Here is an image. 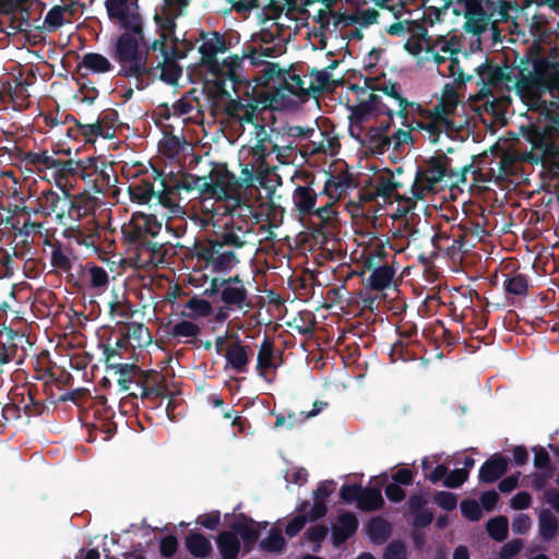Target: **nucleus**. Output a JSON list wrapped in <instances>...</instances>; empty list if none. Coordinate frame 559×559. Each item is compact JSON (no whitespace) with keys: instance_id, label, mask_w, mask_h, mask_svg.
<instances>
[{"instance_id":"nucleus-24","label":"nucleus","mask_w":559,"mask_h":559,"mask_svg":"<svg viewBox=\"0 0 559 559\" xmlns=\"http://www.w3.org/2000/svg\"><path fill=\"white\" fill-rule=\"evenodd\" d=\"M350 119H353L350 117ZM358 124L359 132L362 130V124L354 123V120H352L350 124V135L361 143L362 146H365L368 151H370L372 154L382 155L385 152H388L391 148V141L389 134H382L380 133L379 129H372L369 128L362 138H360V134L357 136L354 134V128Z\"/></svg>"},{"instance_id":"nucleus-41","label":"nucleus","mask_w":559,"mask_h":559,"mask_svg":"<svg viewBox=\"0 0 559 559\" xmlns=\"http://www.w3.org/2000/svg\"><path fill=\"white\" fill-rule=\"evenodd\" d=\"M367 535L372 543L384 544L392 535V525L382 516H373L367 523Z\"/></svg>"},{"instance_id":"nucleus-39","label":"nucleus","mask_w":559,"mask_h":559,"mask_svg":"<svg viewBox=\"0 0 559 559\" xmlns=\"http://www.w3.org/2000/svg\"><path fill=\"white\" fill-rule=\"evenodd\" d=\"M17 150V156L26 167L33 166L38 171H44L46 169H52L56 158L52 155H49L47 151L44 152H24L21 148Z\"/></svg>"},{"instance_id":"nucleus-20","label":"nucleus","mask_w":559,"mask_h":559,"mask_svg":"<svg viewBox=\"0 0 559 559\" xmlns=\"http://www.w3.org/2000/svg\"><path fill=\"white\" fill-rule=\"evenodd\" d=\"M63 236L87 249L96 250L100 241V225L98 222L83 223L64 228Z\"/></svg>"},{"instance_id":"nucleus-37","label":"nucleus","mask_w":559,"mask_h":559,"mask_svg":"<svg viewBox=\"0 0 559 559\" xmlns=\"http://www.w3.org/2000/svg\"><path fill=\"white\" fill-rule=\"evenodd\" d=\"M52 169H55L56 174L60 179L68 180L69 177H79L82 180L86 179V164L83 159L74 160V159H58L56 158Z\"/></svg>"},{"instance_id":"nucleus-57","label":"nucleus","mask_w":559,"mask_h":559,"mask_svg":"<svg viewBox=\"0 0 559 559\" xmlns=\"http://www.w3.org/2000/svg\"><path fill=\"white\" fill-rule=\"evenodd\" d=\"M509 522L507 516L499 515L487 522L488 535L496 542H503L508 536Z\"/></svg>"},{"instance_id":"nucleus-52","label":"nucleus","mask_w":559,"mask_h":559,"mask_svg":"<svg viewBox=\"0 0 559 559\" xmlns=\"http://www.w3.org/2000/svg\"><path fill=\"white\" fill-rule=\"evenodd\" d=\"M185 309L191 310V313L186 312V310L181 312V316L187 318H207L213 313L211 302L204 298H199L198 296L191 297L186 302Z\"/></svg>"},{"instance_id":"nucleus-63","label":"nucleus","mask_w":559,"mask_h":559,"mask_svg":"<svg viewBox=\"0 0 559 559\" xmlns=\"http://www.w3.org/2000/svg\"><path fill=\"white\" fill-rule=\"evenodd\" d=\"M299 334L311 335L314 331L316 318L310 311L300 312L298 318L294 319V323H289Z\"/></svg>"},{"instance_id":"nucleus-25","label":"nucleus","mask_w":559,"mask_h":559,"mask_svg":"<svg viewBox=\"0 0 559 559\" xmlns=\"http://www.w3.org/2000/svg\"><path fill=\"white\" fill-rule=\"evenodd\" d=\"M221 98H228L224 107V112L231 121L240 123L258 124L257 120V106L252 103L243 104L240 99H233L231 96H219Z\"/></svg>"},{"instance_id":"nucleus-17","label":"nucleus","mask_w":559,"mask_h":559,"mask_svg":"<svg viewBox=\"0 0 559 559\" xmlns=\"http://www.w3.org/2000/svg\"><path fill=\"white\" fill-rule=\"evenodd\" d=\"M221 302L238 311L250 306L249 290L238 274L224 278Z\"/></svg>"},{"instance_id":"nucleus-30","label":"nucleus","mask_w":559,"mask_h":559,"mask_svg":"<svg viewBox=\"0 0 559 559\" xmlns=\"http://www.w3.org/2000/svg\"><path fill=\"white\" fill-rule=\"evenodd\" d=\"M99 206L100 201L98 198L87 192L75 194V224L98 222L96 219V211Z\"/></svg>"},{"instance_id":"nucleus-15","label":"nucleus","mask_w":559,"mask_h":559,"mask_svg":"<svg viewBox=\"0 0 559 559\" xmlns=\"http://www.w3.org/2000/svg\"><path fill=\"white\" fill-rule=\"evenodd\" d=\"M86 164V179L88 183H92L93 190L96 193H106L115 183L118 181L114 164L100 157H86L84 158Z\"/></svg>"},{"instance_id":"nucleus-5","label":"nucleus","mask_w":559,"mask_h":559,"mask_svg":"<svg viewBox=\"0 0 559 559\" xmlns=\"http://www.w3.org/2000/svg\"><path fill=\"white\" fill-rule=\"evenodd\" d=\"M542 115L548 123L532 124L526 132L532 145L530 157L535 163H552L559 156V104L544 102Z\"/></svg>"},{"instance_id":"nucleus-28","label":"nucleus","mask_w":559,"mask_h":559,"mask_svg":"<svg viewBox=\"0 0 559 559\" xmlns=\"http://www.w3.org/2000/svg\"><path fill=\"white\" fill-rule=\"evenodd\" d=\"M254 524L255 522L252 519L240 513L228 525L236 536H240L248 551L252 549L260 537V532L254 527Z\"/></svg>"},{"instance_id":"nucleus-43","label":"nucleus","mask_w":559,"mask_h":559,"mask_svg":"<svg viewBox=\"0 0 559 559\" xmlns=\"http://www.w3.org/2000/svg\"><path fill=\"white\" fill-rule=\"evenodd\" d=\"M217 549L222 559H236L240 552V540L230 531H222L216 537Z\"/></svg>"},{"instance_id":"nucleus-19","label":"nucleus","mask_w":559,"mask_h":559,"mask_svg":"<svg viewBox=\"0 0 559 559\" xmlns=\"http://www.w3.org/2000/svg\"><path fill=\"white\" fill-rule=\"evenodd\" d=\"M107 271L95 263L87 262L85 265L80 264V276L74 285L80 289H91L94 294L99 295L108 287Z\"/></svg>"},{"instance_id":"nucleus-18","label":"nucleus","mask_w":559,"mask_h":559,"mask_svg":"<svg viewBox=\"0 0 559 559\" xmlns=\"http://www.w3.org/2000/svg\"><path fill=\"white\" fill-rule=\"evenodd\" d=\"M383 249L377 250V253H370L365 259V266L371 271L369 276V286L373 290H383L388 288L395 275V269L389 264H380Z\"/></svg>"},{"instance_id":"nucleus-47","label":"nucleus","mask_w":559,"mask_h":559,"mask_svg":"<svg viewBox=\"0 0 559 559\" xmlns=\"http://www.w3.org/2000/svg\"><path fill=\"white\" fill-rule=\"evenodd\" d=\"M384 504L381 489L378 487H361V492L358 501V508L361 511H377Z\"/></svg>"},{"instance_id":"nucleus-40","label":"nucleus","mask_w":559,"mask_h":559,"mask_svg":"<svg viewBox=\"0 0 559 559\" xmlns=\"http://www.w3.org/2000/svg\"><path fill=\"white\" fill-rule=\"evenodd\" d=\"M99 399L102 401V409L95 412V423L93 425L95 429L106 435L105 439H108L117 431V424L112 420L115 413L110 407L106 406L107 399L105 396Z\"/></svg>"},{"instance_id":"nucleus-16","label":"nucleus","mask_w":559,"mask_h":559,"mask_svg":"<svg viewBox=\"0 0 559 559\" xmlns=\"http://www.w3.org/2000/svg\"><path fill=\"white\" fill-rule=\"evenodd\" d=\"M356 187L357 183L354 175L347 167H342L334 173H326V180L321 193L328 197V201H333V207L337 209V201Z\"/></svg>"},{"instance_id":"nucleus-8","label":"nucleus","mask_w":559,"mask_h":559,"mask_svg":"<svg viewBox=\"0 0 559 559\" xmlns=\"http://www.w3.org/2000/svg\"><path fill=\"white\" fill-rule=\"evenodd\" d=\"M358 92V104L352 108V118L354 123L362 124L371 116L385 115L393 118L397 110V100L390 96L369 92L366 87L353 86Z\"/></svg>"},{"instance_id":"nucleus-3","label":"nucleus","mask_w":559,"mask_h":559,"mask_svg":"<svg viewBox=\"0 0 559 559\" xmlns=\"http://www.w3.org/2000/svg\"><path fill=\"white\" fill-rule=\"evenodd\" d=\"M313 180L308 185H297L293 191L292 199L294 210L300 218L309 219V228L316 240L321 239L325 245L334 238L340 229L338 211L333 207V201L316 207L318 198L323 193L317 192L313 188Z\"/></svg>"},{"instance_id":"nucleus-58","label":"nucleus","mask_w":559,"mask_h":559,"mask_svg":"<svg viewBox=\"0 0 559 559\" xmlns=\"http://www.w3.org/2000/svg\"><path fill=\"white\" fill-rule=\"evenodd\" d=\"M76 132H80L86 142L92 141L93 138H96V136H102L105 139L114 138V131L109 132L107 130H104L102 127V122H98V120L94 123L78 122V131Z\"/></svg>"},{"instance_id":"nucleus-12","label":"nucleus","mask_w":559,"mask_h":559,"mask_svg":"<svg viewBox=\"0 0 559 559\" xmlns=\"http://www.w3.org/2000/svg\"><path fill=\"white\" fill-rule=\"evenodd\" d=\"M308 82L295 72L285 73V80L281 86H276L273 92H269L267 99L271 107L283 108L295 103L294 97L299 99L307 98L310 95L307 90Z\"/></svg>"},{"instance_id":"nucleus-56","label":"nucleus","mask_w":559,"mask_h":559,"mask_svg":"<svg viewBox=\"0 0 559 559\" xmlns=\"http://www.w3.org/2000/svg\"><path fill=\"white\" fill-rule=\"evenodd\" d=\"M260 548L271 554H280L285 549L286 540L280 528L274 527L269 536L260 542Z\"/></svg>"},{"instance_id":"nucleus-29","label":"nucleus","mask_w":559,"mask_h":559,"mask_svg":"<svg viewBox=\"0 0 559 559\" xmlns=\"http://www.w3.org/2000/svg\"><path fill=\"white\" fill-rule=\"evenodd\" d=\"M358 519L352 512H344L337 516V522L332 526V543L335 547L342 546L358 530Z\"/></svg>"},{"instance_id":"nucleus-50","label":"nucleus","mask_w":559,"mask_h":559,"mask_svg":"<svg viewBox=\"0 0 559 559\" xmlns=\"http://www.w3.org/2000/svg\"><path fill=\"white\" fill-rule=\"evenodd\" d=\"M476 99L484 100L481 105L484 110L495 119H499L504 115L506 107L510 102L509 97H496L492 92L488 96H479V92H477Z\"/></svg>"},{"instance_id":"nucleus-21","label":"nucleus","mask_w":559,"mask_h":559,"mask_svg":"<svg viewBox=\"0 0 559 559\" xmlns=\"http://www.w3.org/2000/svg\"><path fill=\"white\" fill-rule=\"evenodd\" d=\"M68 191L59 193L52 189L43 190L36 199L37 212L44 218L50 217L55 214L57 222H59V214L64 212L66 199Z\"/></svg>"},{"instance_id":"nucleus-42","label":"nucleus","mask_w":559,"mask_h":559,"mask_svg":"<svg viewBox=\"0 0 559 559\" xmlns=\"http://www.w3.org/2000/svg\"><path fill=\"white\" fill-rule=\"evenodd\" d=\"M128 192L131 201L138 204H147L152 199H155L156 195L154 183L148 178H142L130 183Z\"/></svg>"},{"instance_id":"nucleus-4","label":"nucleus","mask_w":559,"mask_h":559,"mask_svg":"<svg viewBox=\"0 0 559 559\" xmlns=\"http://www.w3.org/2000/svg\"><path fill=\"white\" fill-rule=\"evenodd\" d=\"M451 174L452 157L439 151L417 166L415 179L411 187L412 197H405L403 200L408 203V207H415L417 200H424L428 194L437 193L444 188H453L449 183V181H452Z\"/></svg>"},{"instance_id":"nucleus-54","label":"nucleus","mask_w":559,"mask_h":559,"mask_svg":"<svg viewBox=\"0 0 559 559\" xmlns=\"http://www.w3.org/2000/svg\"><path fill=\"white\" fill-rule=\"evenodd\" d=\"M538 518L540 537L546 542L551 540L558 531L557 518L548 509L542 510Z\"/></svg>"},{"instance_id":"nucleus-36","label":"nucleus","mask_w":559,"mask_h":559,"mask_svg":"<svg viewBox=\"0 0 559 559\" xmlns=\"http://www.w3.org/2000/svg\"><path fill=\"white\" fill-rule=\"evenodd\" d=\"M282 356V352H275L274 343L269 336H264L258 352L257 372L260 377L265 378V373L270 369H275V357Z\"/></svg>"},{"instance_id":"nucleus-32","label":"nucleus","mask_w":559,"mask_h":559,"mask_svg":"<svg viewBox=\"0 0 559 559\" xmlns=\"http://www.w3.org/2000/svg\"><path fill=\"white\" fill-rule=\"evenodd\" d=\"M427 500L421 495H412L407 500L409 513H412V525L414 528H425L433 521V513L426 508Z\"/></svg>"},{"instance_id":"nucleus-35","label":"nucleus","mask_w":559,"mask_h":559,"mask_svg":"<svg viewBox=\"0 0 559 559\" xmlns=\"http://www.w3.org/2000/svg\"><path fill=\"white\" fill-rule=\"evenodd\" d=\"M457 88V85L454 83L444 84L441 97L438 99V103L433 106L431 111H433L435 115L452 119L459 104Z\"/></svg>"},{"instance_id":"nucleus-27","label":"nucleus","mask_w":559,"mask_h":559,"mask_svg":"<svg viewBox=\"0 0 559 559\" xmlns=\"http://www.w3.org/2000/svg\"><path fill=\"white\" fill-rule=\"evenodd\" d=\"M253 355V349L250 345L242 344V342L237 338L234 343H231L226 353L225 358L230 368L239 373H243L247 371V367L250 362V358Z\"/></svg>"},{"instance_id":"nucleus-31","label":"nucleus","mask_w":559,"mask_h":559,"mask_svg":"<svg viewBox=\"0 0 559 559\" xmlns=\"http://www.w3.org/2000/svg\"><path fill=\"white\" fill-rule=\"evenodd\" d=\"M508 471V460L502 454L496 453L486 460L479 468L480 483L492 484Z\"/></svg>"},{"instance_id":"nucleus-14","label":"nucleus","mask_w":559,"mask_h":559,"mask_svg":"<svg viewBox=\"0 0 559 559\" xmlns=\"http://www.w3.org/2000/svg\"><path fill=\"white\" fill-rule=\"evenodd\" d=\"M164 376L156 370H142L135 383L136 391L131 392L127 397L120 401L119 406L122 408L127 404V400H156L167 396L168 390L164 383Z\"/></svg>"},{"instance_id":"nucleus-45","label":"nucleus","mask_w":559,"mask_h":559,"mask_svg":"<svg viewBox=\"0 0 559 559\" xmlns=\"http://www.w3.org/2000/svg\"><path fill=\"white\" fill-rule=\"evenodd\" d=\"M474 159L475 156H472L471 162L465 163L461 166L454 165V160L452 159V174L450 175L452 181H449V183L453 186V188L459 187L460 185H466L468 174L473 176L474 182L479 181V178L481 176V169L477 166H474Z\"/></svg>"},{"instance_id":"nucleus-7","label":"nucleus","mask_w":559,"mask_h":559,"mask_svg":"<svg viewBox=\"0 0 559 559\" xmlns=\"http://www.w3.org/2000/svg\"><path fill=\"white\" fill-rule=\"evenodd\" d=\"M148 49L141 51L139 39L129 32L122 33L115 46L114 59L119 63L118 75L131 79L140 73H151L154 68L147 67Z\"/></svg>"},{"instance_id":"nucleus-34","label":"nucleus","mask_w":559,"mask_h":559,"mask_svg":"<svg viewBox=\"0 0 559 559\" xmlns=\"http://www.w3.org/2000/svg\"><path fill=\"white\" fill-rule=\"evenodd\" d=\"M502 287L506 295L525 297L528 293L530 278L526 274L520 273L515 270L507 271V267L502 270Z\"/></svg>"},{"instance_id":"nucleus-55","label":"nucleus","mask_w":559,"mask_h":559,"mask_svg":"<svg viewBox=\"0 0 559 559\" xmlns=\"http://www.w3.org/2000/svg\"><path fill=\"white\" fill-rule=\"evenodd\" d=\"M136 250L139 251V255H147L145 259L146 263L157 265L165 260L166 249L164 243L150 240L148 242H144V245Z\"/></svg>"},{"instance_id":"nucleus-62","label":"nucleus","mask_w":559,"mask_h":559,"mask_svg":"<svg viewBox=\"0 0 559 559\" xmlns=\"http://www.w3.org/2000/svg\"><path fill=\"white\" fill-rule=\"evenodd\" d=\"M448 61L449 64L447 67V70L449 76L454 79V84L457 85V87H461L466 82L472 81L474 79V75L466 74L464 72L463 68L460 66V60L457 56L449 57Z\"/></svg>"},{"instance_id":"nucleus-51","label":"nucleus","mask_w":559,"mask_h":559,"mask_svg":"<svg viewBox=\"0 0 559 559\" xmlns=\"http://www.w3.org/2000/svg\"><path fill=\"white\" fill-rule=\"evenodd\" d=\"M122 333L128 337L129 341H135L136 344L132 345V348L142 347L143 345H146L151 342L150 331L143 323H128L122 329Z\"/></svg>"},{"instance_id":"nucleus-1","label":"nucleus","mask_w":559,"mask_h":559,"mask_svg":"<svg viewBox=\"0 0 559 559\" xmlns=\"http://www.w3.org/2000/svg\"><path fill=\"white\" fill-rule=\"evenodd\" d=\"M475 72L479 96H488L492 88L506 86L514 87L522 97L548 92L552 98L559 99V71L544 58L521 59L518 67L499 66L486 58Z\"/></svg>"},{"instance_id":"nucleus-49","label":"nucleus","mask_w":559,"mask_h":559,"mask_svg":"<svg viewBox=\"0 0 559 559\" xmlns=\"http://www.w3.org/2000/svg\"><path fill=\"white\" fill-rule=\"evenodd\" d=\"M45 245L50 246L52 248L50 257L51 266L61 270L66 273H69L72 269V261L68 252L63 249L62 243L57 240L51 241L49 239H46Z\"/></svg>"},{"instance_id":"nucleus-33","label":"nucleus","mask_w":559,"mask_h":559,"mask_svg":"<svg viewBox=\"0 0 559 559\" xmlns=\"http://www.w3.org/2000/svg\"><path fill=\"white\" fill-rule=\"evenodd\" d=\"M247 231L242 229V226H236L235 223L226 222L224 229L221 233H216L214 237L210 238L214 242L222 243L225 248H231V250L242 248L247 241L245 239Z\"/></svg>"},{"instance_id":"nucleus-2","label":"nucleus","mask_w":559,"mask_h":559,"mask_svg":"<svg viewBox=\"0 0 559 559\" xmlns=\"http://www.w3.org/2000/svg\"><path fill=\"white\" fill-rule=\"evenodd\" d=\"M199 47L200 64L206 68L215 79L212 81L213 94L215 96H228L229 92L226 88V82L233 83V88L236 90L237 85L250 84V79L240 73L241 58L234 55L225 59L222 63L217 60L218 53H224L228 50L227 43L223 35L218 32L211 33L210 38H205Z\"/></svg>"},{"instance_id":"nucleus-59","label":"nucleus","mask_w":559,"mask_h":559,"mask_svg":"<svg viewBox=\"0 0 559 559\" xmlns=\"http://www.w3.org/2000/svg\"><path fill=\"white\" fill-rule=\"evenodd\" d=\"M201 333L198 324L189 320H181L174 324L169 330V335L174 338L192 337L195 338Z\"/></svg>"},{"instance_id":"nucleus-46","label":"nucleus","mask_w":559,"mask_h":559,"mask_svg":"<svg viewBox=\"0 0 559 559\" xmlns=\"http://www.w3.org/2000/svg\"><path fill=\"white\" fill-rule=\"evenodd\" d=\"M112 69L110 61L100 53L86 52L78 64V72L88 70L95 73H105Z\"/></svg>"},{"instance_id":"nucleus-10","label":"nucleus","mask_w":559,"mask_h":559,"mask_svg":"<svg viewBox=\"0 0 559 559\" xmlns=\"http://www.w3.org/2000/svg\"><path fill=\"white\" fill-rule=\"evenodd\" d=\"M203 187V194L216 200H238L241 183L225 164H218L212 168Z\"/></svg>"},{"instance_id":"nucleus-38","label":"nucleus","mask_w":559,"mask_h":559,"mask_svg":"<svg viewBox=\"0 0 559 559\" xmlns=\"http://www.w3.org/2000/svg\"><path fill=\"white\" fill-rule=\"evenodd\" d=\"M287 70L281 69L278 63L265 62L261 74L254 79L257 85L266 86L273 92L276 86H281L285 80Z\"/></svg>"},{"instance_id":"nucleus-13","label":"nucleus","mask_w":559,"mask_h":559,"mask_svg":"<svg viewBox=\"0 0 559 559\" xmlns=\"http://www.w3.org/2000/svg\"><path fill=\"white\" fill-rule=\"evenodd\" d=\"M404 126L408 127L411 130H419L423 132V136L433 144L439 141L442 133L451 136L461 132L463 129V126L457 124L453 119L435 115L433 111H431L430 117L414 120L412 123H404Z\"/></svg>"},{"instance_id":"nucleus-61","label":"nucleus","mask_w":559,"mask_h":559,"mask_svg":"<svg viewBox=\"0 0 559 559\" xmlns=\"http://www.w3.org/2000/svg\"><path fill=\"white\" fill-rule=\"evenodd\" d=\"M296 151L295 142L280 143L277 138L273 139L271 152L276 153V158L281 164H289L295 157Z\"/></svg>"},{"instance_id":"nucleus-23","label":"nucleus","mask_w":559,"mask_h":559,"mask_svg":"<svg viewBox=\"0 0 559 559\" xmlns=\"http://www.w3.org/2000/svg\"><path fill=\"white\" fill-rule=\"evenodd\" d=\"M368 91L378 93L380 95L390 96L397 100L396 115L407 121L408 117V100L402 94L400 83L392 81H384L382 83H374L373 80H367L366 86Z\"/></svg>"},{"instance_id":"nucleus-48","label":"nucleus","mask_w":559,"mask_h":559,"mask_svg":"<svg viewBox=\"0 0 559 559\" xmlns=\"http://www.w3.org/2000/svg\"><path fill=\"white\" fill-rule=\"evenodd\" d=\"M276 55V49L275 47H266V48H263L262 46H260L259 48L255 47L254 45H247L243 49H242V55L239 56V58H241V64L243 63V60L245 59H249L250 60V63L251 66H260V64H264L265 66V61L263 60V58H266V57H275ZM240 73L246 76L243 74V67L241 66V70H240Z\"/></svg>"},{"instance_id":"nucleus-64","label":"nucleus","mask_w":559,"mask_h":559,"mask_svg":"<svg viewBox=\"0 0 559 559\" xmlns=\"http://www.w3.org/2000/svg\"><path fill=\"white\" fill-rule=\"evenodd\" d=\"M330 78L326 70H312L308 80L307 90H309L310 93L323 92L329 86Z\"/></svg>"},{"instance_id":"nucleus-60","label":"nucleus","mask_w":559,"mask_h":559,"mask_svg":"<svg viewBox=\"0 0 559 559\" xmlns=\"http://www.w3.org/2000/svg\"><path fill=\"white\" fill-rule=\"evenodd\" d=\"M254 127L257 143L252 147L253 155L257 156L258 159L264 160L272 153L266 145V143H269V132L263 124L258 123Z\"/></svg>"},{"instance_id":"nucleus-9","label":"nucleus","mask_w":559,"mask_h":559,"mask_svg":"<svg viewBox=\"0 0 559 559\" xmlns=\"http://www.w3.org/2000/svg\"><path fill=\"white\" fill-rule=\"evenodd\" d=\"M193 252L198 261L204 263V267L215 273L229 272L239 263L236 251L210 238L195 241Z\"/></svg>"},{"instance_id":"nucleus-22","label":"nucleus","mask_w":559,"mask_h":559,"mask_svg":"<svg viewBox=\"0 0 559 559\" xmlns=\"http://www.w3.org/2000/svg\"><path fill=\"white\" fill-rule=\"evenodd\" d=\"M402 187L401 182L393 180V174L388 170L371 179V190L362 194L365 201H374L382 198L384 202L390 201L393 193Z\"/></svg>"},{"instance_id":"nucleus-44","label":"nucleus","mask_w":559,"mask_h":559,"mask_svg":"<svg viewBox=\"0 0 559 559\" xmlns=\"http://www.w3.org/2000/svg\"><path fill=\"white\" fill-rule=\"evenodd\" d=\"M185 546L195 558H206L213 550L210 539L199 532L189 533L185 538Z\"/></svg>"},{"instance_id":"nucleus-26","label":"nucleus","mask_w":559,"mask_h":559,"mask_svg":"<svg viewBox=\"0 0 559 559\" xmlns=\"http://www.w3.org/2000/svg\"><path fill=\"white\" fill-rule=\"evenodd\" d=\"M36 76L31 71L23 80H15L14 85L9 84L8 93L12 102L13 109L25 110L29 108L31 95L28 93V86L33 85Z\"/></svg>"},{"instance_id":"nucleus-11","label":"nucleus","mask_w":559,"mask_h":559,"mask_svg":"<svg viewBox=\"0 0 559 559\" xmlns=\"http://www.w3.org/2000/svg\"><path fill=\"white\" fill-rule=\"evenodd\" d=\"M162 229V224L153 214L133 213L130 222L122 226L121 233L124 240L139 249L144 242L156 237Z\"/></svg>"},{"instance_id":"nucleus-53","label":"nucleus","mask_w":559,"mask_h":559,"mask_svg":"<svg viewBox=\"0 0 559 559\" xmlns=\"http://www.w3.org/2000/svg\"><path fill=\"white\" fill-rule=\"evenodd\" d=\"M155 69H160L159 79L168 85H177L182 74V68L173 59H164Z\"/></svg>"},{"instance_id":"nucleus-6","label":"nucleus","mask_w":559,"mask_h":559,"mask_svg":"<svg viewBox=\"0 0 559 559\" xmlns=\"http://www.w3.org/2000/svg\"><path fill=\"white\" fill-rule=\"evenodd\" d=\"M464 8V29L473 35H480L488 26L507 22L512 8L508 0H457Z\"/></svg>"}]
</instances>
